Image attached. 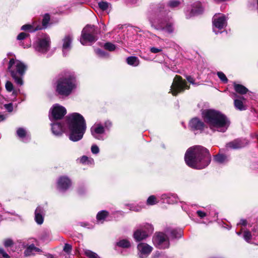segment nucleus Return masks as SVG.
Here are the masks:
<instances>
[{
    "label": "nucleus",
    "instance_id": "obj_31",
    "mask_svg": "<svg viewBox=\"0 0 258 258\" xmlns=\"http://www.w3.org/2000/svg\"><path fill=\"white\" fill-rule=\"evenodd\" d=\"M84 253L89 258H100L97 253L90 250L86 249Z\"/></svg>",
    "mask_w": 258,
    "mask_h": 258
},
{
    "label": "nucleus",
    "instance_id": "obj_29",
    "mask_svg": "<svg viewBox=\"0 0 258 258\" xmlns=\"http://www.w3.org/2000/svg\"><path fill=\"white\" fill-rule=\"evenodd\" d=\"M126 62L129 65L134 67L138 66L140 63L139 59L136 56L128 57L126 58Z\"/></svg>",
    "mask_w": 258,
    "mask_h": 258
},
{
    "label": "nucleus",
    "instance_id": "obj_14",
    "mask_svg": "<svg viewBox=\"0 0 258 258\" xmlns=\"http://www.w3.org/2000/svg\"><path fill=\"white\" fill-rule=\"evenodd\" d=\"M138 255L140 258H146L151 252L153 248L145 243H140L138 245Z\"/></svg>",
    "mask_w": 258,
    "mask_h": 258
},
{
    "label": "nucleus",
    "instance_id": "obj_19",
    "mask_svg": "<svg viewBox=\"0 0 258 258\" xmlns=\"http://www.w3.org/2000/svg\"><path fill=\"white\" fill-rule=\"evenodd\" d=\"M163 202L170 204H174L178 201V198L176 195L172 194H163L161 197Z\"/></svg>",
    "mask_w": 258,
    "mask_h": 258
},
{
    "label": "nucleus",
    "instance_id": "obj_59",
    "mask_svg": "<svg viewBox=\"0 0 258 258\" xmlns=\"http://www.w3.org/2000/svg\"><path fill=\"white\" fill-rule=\"evenodd\" d=\"M256 244H257V245H258V242L256 243Z\"/></svg>",
    "mask_w": 258,
    "mask_h": 258
},
{
    "label": "nucleus",
    "instance_id": "obj_49",
    "mask_svg": "<svg viewBox=\"0 0 258 258\" xmlns=\"http://www.w3.org/2000/svg\"><path fill=\"white\" fill-rule=\"evenodd\" d=\"M0 253L2 254V255L6 258H9V255L4 251V250L0 247Z\"/></svg>",
    "mask_w": 258,
    "mask_h": 258
},
{
    "label": "nucleus",
    "instance_id": "obj_37",
    "mask_svg": "<svg viewBox=\"0 0 258 258\" xmlns=\"http://www.w3.org/2000/svg\"><path fill=\"white\" fill-rule=\"evenodd\" d=\"M243 238L246 242L248 243L250 242L252 238V235L249 231H244L243 233Z\"/></svg>",
    "mask_w": 258,
    "mask_h": 258
},
{
    "label": "nucleus",
    "instance_id": "obj_32",
    "mask_svg": "<svg viewBox=\"0 0 258 258\" xmlns=\"http://www.w3.org/2000/svg\"><path fill=\"white\" fill-rule=\"evenodd\" d=\"M17 134L19 138L22 139H23L27 136V132L26 130L24 128L21 127L19 128L17 130Z\"/></svg>",
    "mask_w": 258,
    "mask_h": 258
},
{
    "label": "nucleus",
    "instance_id": "obj_52",
    "mask_svg": "<svg viewBox=\"0 0 258 258\" xmlns=\"http://www.w3.org/2000/svg\"><path fill=\"white\" fill-rule=\"evenodd\" d=\"M187 80L191 84H194V79L191 76H187L186 77Z\"/></svg>",
    "mask_w": 258,
    "mask_h": 258
},
{
    "label": "nucleus",
    "instance_id": "obj_46",
    "mask_svg": "<svg viewBox=\"0 0 258 258\" xmlns=\"http://www.w3.org/2000/svg\"><path fill=\"white\" fill-rule=\"evenodd\" d=\"M13 244L12 240L10 239H7L4 241V245L5 247H9L12 245Z\"/></svg>",
    "mask_w": 258,
    "mask_h": 258
},
{
    "label": "nucleus",
    "instance_id": "obj_3",
    "mask_svg": "<svg viewBox=\"0 0 258 258\" xmlns=\"http://www.w3.org/2000/svg\"><path fill=\"white\" fill-rule=\"evenodd\" d=\"M202 116L205 122L213 131L225 132L230 123L229 120L224 114L215 110H205L202 112Z\"/></svg>",
    "mask_w": 258,
    "mask_h": 258
},
{
    "label": "nucleus",
    "instance_id": "obj_2",
    "mask_svg": "<svg viewBox=\"0 0 258 258\" xmlns=\"http://www.w3.org/2000/svg\"><path fill=\"white\" fill-rule=\"evenodd\" d=\"M184 159L188 166L201 169L210 164L211 158L208 149L201 146H196L189 148L186 151Z\"/></svg>",
    "mask_w": 258,
    "mask_h": 258
},
{
    "label": "nucleus",
    "instance_id": "obj_58",
    "mask_svg": "<svg viewBox=\"0 0 258 258\" xmlns=\"http://www.w3.org/2000/svg\"><path fill=\"white\" fill-rule=\"evenodd\" d=\"M236 234H237L238 235H241V231H239V232H236Z\"/></svg>",
    "mask_w": 258,
    "mask_h": 258
},
{
    "label": "nucleus",
    "instance_id": "obj_17",
    "mask_svg": "<svg viewBox=\"0 0 258 258\" xmlns=\"http://www.w3.org/2000/svg\"><path fill=\"white\" fill-rule=\"evenodd\" d=\"M57 185L59 190L64 191L71 186V181L67 176H61L57 180Z\"/></svg>",
    "mask_w": 258,
    "mask_h": 258
},
{
    "label": "nucleus",
    "instance_id": "obj_54",
    "mask_svg": "<svg viewBox=\"0 0 258 258\" xmlns=\"http://www.w3.org/2000/svg\"><path fill=\"white\" fill-rule=\"evenodd\" d=\"M239 224L242 225H245L246 224V221L244 219H241L239 222Z\"/></svg>",
    "mask_w": 258,
    "mask_h": 258
},
{
    "label": "nucleus",
    "instance_id": "obj_21",
    "mask_svg": "<svg viewBox=\"0 0 258 258\" xmlns=\"http://www.w3.org/2000/svg\"><path fill=\"white\" fill-rule=\"evenodd\" d=\"M73 37L71 35H66L63 39L62 51L64 55L71 49Z\"/></svg>",
    "mask_w": 258,
    "mask_h": 258
},
{
    "label": "nucleus",
    "instance_id": "obj_43",
    "mask_svg": "<svg viewBox=\"0 0 258 258\" xmlns=\"http://www.w3.org/2000/svg\"><path fill=\"white\" fill-rule=\"evenodd\" d=\"M6 88L9 92H12L13 90V85L10 81H7L6 83Z\"/></svg>",
    "mask_w": 258,
    "mask_h": 258
},
{
    "label": "nucleus",
    "instance_id": "obj_28",
    "mask_svg": "<svg viewBox=\"0 0 258 258\" xmlns=\"http://www.w3.org/2000/svg\"><path fill=\"white\" fill-rule=\"evenodd\" d=\"M241 99H244L243 97H241L240 99H235L234 101V104L235 107L239 110H244L246 109L245 107L243 104Z\"/></svg>",
    "mask_w": 258,
    "mask_h": 258
},
{
    "label": "nucleus",
    "instance_id": "obj_45",
    "mask_svg": "<svg viewBox=\"0 0 258 258\" xmlns=\"http://www.w3.org/2000/svg\"><path fill=\"white\" fill-rule=\"evenodd\" d=\"M162 51V49L161 48H156L155 47H152L150 48V51L153 53H159L161 52Z\"/></svg>",
    "mask_w": 258,
    "mask_h": 258
},
{
    "label": "nucleus",
    "instance_id": "obj_57",
    "mask_svg": "<svg viewBox=\"0 0 258 258\" xmlns=\"http://www.w3.org/2000/svg\"><path fill=\"white\" fill-rule=\"evenodd\" d=\"M47 258H54L53 256L52 255H49L47 256Z\"/></svg>",
    "mask_w": 258,
    "mask_h": 258
},
{
    "label": "nucleus",
    "instance_id": "obj_4",
    "mask_svg": "<svg viewBox=\"0 0 258 258\" xmlns=\"http://www.w3.org/2000/svg\"><path fill=\"white\" fill-rule=\"evenodd\" d=\"M76 88V80L72 73H67L56 82L55 90L60 95L68 96Z\"/></svg>",
    "mask_w": 258,
    "mask_h": 258
},
{
    "label": "nucleus",
    "instance_id": "obj_24",
    "mask_svg": "<svg viewBox=\"0 0 258 258\" xmlns=\"http://www.w3.org/2000/svg\"><path fill=\"white\" fill-rule=\"evenodd\" d=\"M41 29L42 27L40 25H37L36 23H34L32 25L26 24L21 27V30L24 31L28 30L30 32H34Z\"/></svg>",
    "mask_w": 258,
    "mask_h": 258
},
{
    "label": "nucleus",
    "instance_id": "obj_39",
    "mask_svg": "<svg viewBox=\"0 0 258 258\" xmlns=\"http://www.w3.org/2000/svg\"><path fill=\"white\" fill-rule=\"evenodd\" d=\"M104 48L109 51H113L115 50V46L111 43L108 42L104 44Z\"/></svg>",
    "mask_w": 258,
    "mask_h": 258
},
{
    "label": "nucleus",
    "instance_id": "obj_10",
    "mask_svg": "<svg viewBox=\"0 0 258 258\" xmlns=\"http://www.w3.org/2000/svg\"><path fill=\"white\" fill-rule=\"evenodd\" d=\"M227 24L226 18L223 14H216L213 18V30L217 34L219 30L223 29Z\"/></svg>",
    "mask_w": 258,
    "mask_h": 258
},
{
    "label": "nucleus",
    "instance_id": "obj_44",
    "mask_svg": "<svg viewBox=\"0 0 258 258\" xmlns=\"http://www.w3.org/2000/svg\"><path fill=\"white\" fill-rule=\"evenodd\" d=\"M91 152L93 154H98L99 152V147L96 145H92L91 147Z\"/></svg>",
    "mask_w": 258,
    "mask_h": 258
},
{
    "label": "nucleus",
    "instance_id": "obj_47",
    "mask_svg": "<svg viewBox=\"0 0 258 258\" xmlns=\"http://www.w3.org/2000/svg\"><path fill=\"white\" fill-rule=\"evenodd\" d=\"M197 213L198 216L201 218H203L207 216V214L205 212H203L201 210L197 211Z\"/></svg>",
    "mask_w": 258,
    "mask_h": 258
},
{
    "label": "nucleus",
    "instance_id": "obj_9",
    "mask_svg": "<svg viewBox=\"0 0 258 258\" xmlns=\"http://www.w3.org/2000/svg\"><path fill=\"white\" fill-rule=\"evenodd\" d=\"M49 117L51 121L62 118L67 113L66 108L58 104H54L50 109Z\"/></svg>",
    "mask_w": 258,
    "mask_h": 258
},
{
    "label": "nucleus",
    "instance_id": "obj_11",
    "mask_svg": "<svg viewBox=\"0 0 258 258\" xmlns=\"http://www.w3.org/2000/svg\"><path fill=\"white\" fill-rule=\"evenodd\" d=\"M153 240L154 244L159 248L165 249L169 246L168 238L165 234L162 232L157 233Z\"/></svg>",
    "mask_w": 258,
    "mask_h": 258
},
{
    "label": "nucleus",
    "instance_id": "obj_38",
    "mask_svg": "<svg viewBox=\"0 0 258 258\" xmlns=\"http://www.w3.org/2000/svg\"><path fill=\"white\" fill-rule=\"evenodd\" d=\"M217 75L219 79L222 81L224 83H227L228 82V79L225 76V75L221 72H219L217 73Z\"/></svg>",
    "mask_w": 258,
    "mask_h": 258
},
{
    "label": "nucleus",
    "instance_id": "obj_1",
    "mask_svg": "<svg viewBox=\"0 0 258 258\" xmlns=\"http://www.w3.org/2000/svg\"><path fill=\"white\" fill-rule=\"evenodd\" d=\"M51 125L53 134L56 136H61L68 129L70 132L69 139L73 142L81 140L87 128L84 118L78 113L69 114L66 117V125L54 122Z\"/></svg>",
    "mask_w": 258,
    "mask_h": 258
},
{
    "label": "nucleus",
    "instance_id": "obj_13",
    "mask_svg": "<svg viewBox=\"0 0 258 258\" xmlns=\"http://www.w3.org/2000/svg\"><path fill=\"white\" fill-rule=\"evenodd\" d=\"M105 132L103 126L99 123H95L91 128L92 135L96 139L103 140L102 135Z\"/></svg>",
    "mask_w": 258,
    "mask_h": 258
},
{
    "label": "nucleus",
    "instance_id": "obj_25",
    "mask_svg": "<svg viewBox=\"0 0 258 258\" xmlns=\"http://www.w3.org/2000/svg\"><path fill=\"white\" fill-rule=\"evenodd\" d=\"M214 160L218 163L223 164L229 161L228 157L223 154H218L215 156Z\"/></svg>",
    "mask_w": 258,
    "mask_h": 258
},
{
    "label": "nucleus",
    "instance_id": "obj_56",
    "mask_svg": "<svg viewBox=\"0 0 258 258\" xmlns=\"http://www.w3.org/2000/svg\"><path fill=\"white\" fill-rule=\"evenodd\" d=\"M129 1H130V3H131L132 4H135V3H137L138 0H129Z\"/></svg>",
    "mask_w": 258,
    "mask_h": 258
},
{
    "label": "nucleus",
    "instance_id": "obj_20",
    "mask_svg": "<svg viewBox=\"0 0 258 258\" xmlns=\"http://www.w3.org/2000/svg\"><path fill=\"white\" fill-rule=\"evenodd\" d=\"M166 232L172 238H179L183 235V231L181 229L169 228L166 230Z\"/></svg>",
    "mask_w": 258,
    "mask_h": 258
},
{
    "label": "nucleus",
    "instance_id": "obj_16",
    "mask_svg": "<svg viewBox=\"0 0 258 258\" xmlns=\"http://www.w3.org/2000/svg\"><path fill=\"white\" fill-rule=\"evenodd\" d=\"M189 125L192 131H199L200 132L204 130L205 126L204 123L197 117L191 119Z\"/></svg>",
    "mask_w": 258,
    "mask_h": 258
},
{
    "label": "nucleus",
    "instance_id": "obj_27",
    "mask_svg": "<svg viewBox=\"0 0 258 258\" xmlns=\"http://www.w3.org/2000/svg\"><path fill=\"white\" fill-rule=\"evenodd\" d=\"M234 88L235 91L240 94H245L248 91V89L244 86L234 83Z\"/></svg>",
    "mask_w": 258,
    "mask_h": 258
},
{
    "label": "nucleus",
    "instance_id": "obj_30",
    "mask_svg": "<svg viewBox=\"0 0 258 258\" xmlns=\"http://www.w3.org/2000/svg\"><path fill=\"white\" fill-rule=\"evenodd\" d=\"M108 216V212L106 211H101L97 214L96 218L98 222H101L102 223Z\"/></svg>",
    "mask_w": 258,
    "mask_h": 258
},
{
    "label": "nucleus",
    "instance_id": "obj_55",
    "mask_svg": "<svg viewBox=\"0 0 258 258\" xmlns=\"http://www.w3.org/2000/svg\"><path fill=\"white\" fill-rule=\"evenodd\" d=\"M5 117L3 115H0V122L3 120H4Z\"/></svg>",
    "mask_w": 258,
    "mask_h": 258
},
{
    "label": "nucleus",
    "instance_id": "obj_12",
    "mask_svg": "<svg viewBox=\"0 0 258 258\" xmlns=\"http://www.w3.org/2000/svg\"><path fill=\"white\" fill-rule=\"evenodd\" d=\"M146 226L147 231L137 230L134 232V238L137 241H140L145 239L148 237V233L153 232V229L151 225L147 224Z\"/></svg>",
    "mask_w": 258,
    "mask_h": 258
},
{
    "label": "nucleus",
    "instance_id": "obj_6",
    "mask_svg": "<svg viewBox=\"0 0 258 258\" xmlns=\"http://www.w3.org/2000/svg\"><path fill=\"white\" fill-rule=\"evenodd\" d=\"M96 30L94 26L87 25L82 30L80 39L82 44H92L97 40Z\"/></svg>",
    "mask_w": 258,
    "mask_h": 258
},
{
    "label": "nucleus",
    "instance_id": "obj_34",
    "mask_svg": "<svg viewBox=\"0 0 258 258\" xmlns=\"http://www.w3.org/2000/svg\"><path fill=\"white\" fill-rule=\"evenodd\" d=\"M158 203V201L154 196H150L147 201V204L149 205H153Z\"/></svg>",
    "mask_w": 258,
    "mask_h": 258
},
{
    "label": "nucleus",
    "instance_id": "obj_42",
    "mask_svg": "<svg viewBox=\"0 0 258 258\" xmlns=\"http://www.w3.org/2000/svg\"><path fill=\"white\" fill-rule=\"evenodd\" d=\"M29 35L25 32L20 33L17 36V39L19 40H22L28 37Z\"/></svg>",
    "mask_w": 258,
    "mask_h": 258
},
{
    "label": "nucleus",
    "instance_id": "obj_50",
    "mask_svg": "<svg viewBox=\"0 0 258 258\" xmlns=\"http://www.w3.org/2000/svg\"><path fill=\"white\" fill-rule=\"evenodd\" d=\"M203 12V9L201 7H200L198 10H196L194 9L192 10V13L196 14H201Z\"/></svg>",
    "mask_w": 258,
    "mask_h": 258
},
{
    "label": "nucleus",
    "instance_id": "obj_7",
    "mask_svg": "<svg viewBox=\"0 0 258 258\" xmlns=\"http://www.w3.org/2000/svg\"><path fill=\"white\" fill-rule=\"evenodd\" d=\"M189 88V86L186 85L185 81L183 80L180 76L176 75L171 86L170 92L173 95L176 96L185 89H188Z\"/></svg>",
    "mask_w": 258,
    "mask_h": 258
},
{
    "label": "nucleus",
    "instance_id": "obj_41",
    "mask_svg": "<svg viewBox=\"0 0 258 258\" xmlns=\"http://www.w3.org/2000/svg\"><path fill=\"white\" fill-rule=\"evenodd\" d=\"M72 245L69 244H68V243L65 244V245L63 247V251L64 252H66V253H67L68 254H69L71 253V252L72 251Z\"/></svg>",
    "mask_w": 258,
    "mask_h": 258
},
{
    "label": "nucleus",
    "instance_id": "obj_26",
    "mask_svg": "<svg viewBox=\"0 0 258 258\" xmlns=\"http://www.w3.org/2000/svg\"><path fill=\"white\" fill-rule=\"evenodd\" d=\"M116 245L121 248H127L131 247L130 241L126 239H120L116 243Z\"/></svg>",
    "mask_w": 258,
    "mask_h": 258
},
{
    "label": "nucleus",
    "instance_id": "obj_35",
    "mask_svg": "<svg viewBox=\"0 0 258 258\" xmlns=\"http://www.w3.org/2000/svg\"><path fill=\"white\" fill-rule=\"evenodd\" d=\"M180 4V2L177 0H172L168 2V6L171 9H174L177 8L179 4Z\"/></svg>",
    "mask_w": 258,
    "mask_h": 258
},
{
    "label": "nucleus",
    "instance_id": "obj_18",
    "mask_svg": "<svg viewBox=\"0 0 258 258\" xmlns=\"http://www.w3.org/2000/svg\"><path fill=\"white\" fill-rule=\"evenodd\" d=\"M155 28L159 30H162L168 34H171L174 31V27L171 22H162Z\"/></svg>",
    "mask_w": 258,
    "mask_h": 258
},
{
    "label": "nucleus",
    "instance_id": "obj_5",
    "mask_svg": "<svg viewBox=\"0 0 258 258\" xmlns=\"http://www.w3.org/2000/svg\"><path fill=\"white\" fill-rule=\"evenodd\" d=\"M27 66L19 60L11 58L9 63L8 70L15 83L20 86L23 84L22 80Z\"/></svg>",
    "mask_w": 258,
    "mask_h": 258
},
{
    "label": "nucleus",
    "instance_id": "obj_8",
    "mask_svg": "<svg viewBox=\"0 0 258 258\" xmlns=\"http://www.w3.org/2000/svg\"><path fill=\"white\" fill-rule=\"evenodd\" d=\"M50 39L45 35L43 38L38 39L34 43V47L36 51L41 53H45L49 49Z\"/></svg>",
    "mask_w": 258,
    "mask_h": 258
},
{
    "label": "nucleus",
    "instance_id": "obj_53",
    "mask_svg": "<svg viewBox=\"0 0 258 258\" xmlns=\"http://www.w3.org/2000/svg\"><path fill=\"white\" fill-rule=\"evenodd\" d=\"M141 209V208L140 207H136L135 206H131L130 207V210H133V211H139Z\"/></svg>",
    "mask_w": 258,
    "mask_h": 258
},
{
    "label": "nucleus",
    "instance_id": "obj_23",
    "mask_svg": "<svg viewBox=\"0 0 258 258\" xmlns=\"http://www.w3.org/2000/svg\"><path fill=\"white\" fill-rule=\"evenodd\" d=\"M34 252H41V249L35 246L33 244H31L26 248L24 251V255L27 256H30L31 255H33L34 254Z\"/></svg>",
    "mask_w": 258,
    "mask_h": 258
},
{
    "label": "nucleus",
    "instance_id": "obj_36",
    "mask_svg": "<svg viewBox=\"0 0 258 258\" xmlns=\"http://www.w3.org/2000/svg\"><path fill=\"white\" fill-rule=\"evenodd\" d=\"M110 6V4L106 2H101L98 3L99 8L102 11L107 10Z\"/></svg>",
    "mask_w": 258,
    "mask_h": 258
},
{
    "label": "nucleus",
    "instance_id": "obj_51",
    "mask_svg": "<svg viewBox=\"0 0 258 258\" xmlns=\"http://www.w3.org/2000/svg\"><path fill=\"white\" fill-rule=\"evenodd\" d=\"M88 160V158L87 156H84L81 158V162L82 163H86Z\"/></svg>",
    "mask_w": 258,
    "mask_h": 258
},
{
    "label": "nucleus",
    "instance_id": "obj_22",
    "mask_svg": "<svg viewBox=\"0 0 258 258\" xmlns=\"http://www.w3.org/2000/svg\"><path fill=\"white\" fill-rule=\"evenodd\" d=\"M43 214L44 211L43 209L38 206L35 212V220L38 224H41L43 222Z\"/></svg>",
    "mask_w": 258,
    "mask_h": 258
},
{
    "label": "nucleus",
    "instance_id": "obj_33",
    "mask_svg": "<svg viewBox=\"0 0 258 258\" xmlns=\"http://www.w3.org/2000/svg\"><path fill=\"white\" fill-rule=\"evenodd\" d=\"M50 20V16L48 14H45L42 20V26H41L42 27V28H45L47 27V25L49 22Z\"/></svg>",
    "mask_w": 258,
    "mask_h": 258
},
{
    "label": "nucleus",
    "instance_id": "obj_40",
    "mask_svg": "<svg viewBox=\"0 0 258 258\" xmlns=\"http://www.w3.org/2000/svg\"><path fill=\"white\" fill-rule=\"evenodd\" d=\"M96 53L99 56L102 57H106L108 56V54L106 52L100 49L96 50Z\"/></svg>",
    "mask_w": 258,
    "mask_h": 258
},
{
    "label": "nucleus",
    "instance_id": "obj_15",
    "mask_svg": "<svg viewBox=\"0 0 258 258\" xmlns=\"http://www.w3.org/2000/svg\"><path fill=\"white\" fill-rule=\"evenodd\" d=\"M248 142L245 139H237L234 141L229 142L226 144L227 148L232 149H238L244 147L248 144Z\"/></svg>",
    "mask_w": 258,
    "mask_h": 258
},
{
    "label": "nucleus",
    "instance_id": "obj_48",
    "mask_svg": "<svg viewBox=\"0 0 258 258\" xmlns=\"http://www.w3.org/2000/svg\"><path fill=\"white\" fill-rule=\"evenodd\" d=\"M5 107L9 112H11L13 110V108L12 103L5 104Z\"/></svg>",
    "mask_w": 258,
    "mask_h": 258
}]
</instances>
